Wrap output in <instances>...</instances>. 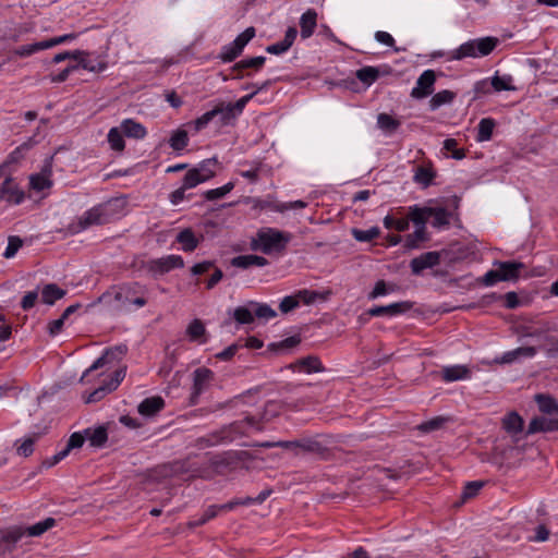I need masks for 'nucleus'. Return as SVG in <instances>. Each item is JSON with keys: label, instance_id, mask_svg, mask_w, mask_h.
Segmentation results:
<instances>
[{"label": "nucleus", "instance_id": "1", "mask_svg": "<svg viewBox=\"0 0 558 558\" xmlns=\"http://www.w3.org/2000/svg\"><path fill=\"white\" fill-rule=\"evenodd\" d=\"M522 337L537 338L544 341L548 357H558V318L539 319L521 328Z\"/></svg>", "mask_w": 558, "mask_h": 558}, {"label": "nucleus", "instance_id": "2", "mask_svg": "<svg viewBox=\"0 0 558 558\" xmlns=\"http://www.w3.org/2000/svg\"><path fill=\"white\" fill-rule=\"evenodd\" d=\"M121 202L118 198H112L106 203L94 206L78 218L77 225L72 226V231L77 233L92 226L109 223L117 218Z\"/></svg>", "mask_w": 558, "mask_h": 558}, {"label": "nucleus", "instance_id": "3", "mask_svg": "<svg viewBox=\"0 0 558 558\" xmlns=\"http://www.w3.org/2000/svg\"><path fill=\"white\" fill-rule=\"evenodd\" d=\"M292 234L275 228H262L251 241V248L266 255L281 254L286 251Z\"/></svg>", "mask_w": 558, "mask_h": 558}, {"label": "nucleus", "instance_id": "4", "mask_svg": "<svg viewBox=\"0 0 558 558\" xmlns=\"http://www.w3.org/2000/svg\"><path fill=\"white\" fill-rule=\"evenodd\" d=\"M498 43V38L489 36L468 40L452 51L451 59L486 57L497 47Z\"/></svg>", "mask_w": 558, "mask_h": 558}, {"label": "nucleus", "instance_id": "5", "mask_svg": "<svg viewBox=\"0 0 558 558\" xmlns=\"http://www.w3.org/2000/svg\"><path fill=\"white\" fill-rule=\"evenodd\" d=\"M147 288L140 282H126L117 288L114 300L123 310H130V305L140 308L147 304Z\"/></svg>", "mask_w": 558, "mask_h": 558}, {"label": "nucleus", "instance_id": "6", "mask_svg": "<svg viewBox=\"0 0 558 558\" xmlns=\"http://www.w3.org/2000/svg\"><path fill=\"white\" fill-rule=\"evenodd\" d=\"M251 430H263L256 415L247 414L242 420H238L229 424L221 430V440L233 441L240 436H246Z\"/></svg>", "mask_w": 558, "mask_h": 558}, {"label": "nucleus", "instance_id": "7", "mask_svg": "<svg viewBox=\"0 0 558 558\" xmlns=\"http://www.w3.org/2000/svg\"><path fill=\"white\" fill-rule=\"evenodd\" d=\"M254 94H247L235 102L219 101L215 105L214 110L219 111L218 117L222 125H231L240 117L246 104L253 99Z\"/></svg>", "mask_w": 558, "mask_h": 558}, {"label": "nucleus", "instance_id": "8", "mask_svg": "<svg viewBox=\"0 0 558 558\" xmlns=\"http://www.w3.org/2000/svg\"><path fill=\"white\" fill-rule=\"evenodd\" d=\"M255 34L256 31L253 26L247 27L244 32L239 34L232 43L221 48L218 58L222 62H232L242 53L244 47L255 37Z\"/></svg>", "mask_w": 558, "mask_h": 558}, {"label": "nucleus", "instance_id": "9", "mask_svg": "<svg viewBox=\"0 0 558 558\" xmlns=\"http://www.w3.org/2000/svg\"><path fill=\"white\" fill-rule=\"evenodd\" d=\"M214 379V372L206 367H198L193 372V386L190 397L191 404L198 402L199 396L206 391Z\"/></svg>", "mask_w": 558, "mask_h": 558}, {"label": "nucleus", "instance_id": "10", "mask_svg": "<svg viewBox=\"0 0 558 558\" xmlns=\"http://www.w3.org/2000/svg\"><path fill=\"white\" fill-rule=\"evenodd\" d=\"M184 260L180 255H167L160 258L151 259L147 264V268L150 272L156 275H163L172 269L182 268Z\"/></svg>", "mask_w": 558, "mask_h": 558}, {"label": "nucleus", "instance_id": "11", "mask_svg": "<svg viewBox=\"0 0 558 558\" xmlns=\"http://www.w3.org/2000/svg\"><path fill=\"white\" fill-rule=\"evenodd\" d=\"M436 75L433 70L424 71L416 81V86L412 89L411 96L416 99L425 98L434 92Z\"/></svg>", "mask_w": 558, "mask_h": 558}, {"label": "nucleus", "instance_id": "12", "mask_svg": "<svg viewBox=\"0 0 558 558\" xmlns=\"http://www.w3.org/2000/svg\"><path fill=\"white\" fill-rule=\"evenodd\" d=\"M24 192L14 179L11 177L5 178L0 187V199L19 205L24 201Z\"/></svg>", "mask_w": 558, "mask_h": 558}, {"label": "nucleus", "instance_id": "13", "mask_svg": "<svg viewBox=\"0 0 558 558\" xmlns=\"http://www.w3.org/2000/svg\"><path fill=\"white\" fill-rule=\"evenodd\" d=\"M440 263V253L436 251H430L421 254L420 256L413 258L410 263L411 271L413 275H421L423 270L433 268Z\"/></svg>", "mask_w": 558, "mask_h": 558}, {"label": "nucleus", "instance_id": "14", "mask_svg": "<svg viewBox=\"0 0 558 558\" xmlns=\"http://www.w3.org/2000/svg\"><path fill=\"white\" fill-rule=\"evenodd\" d=\"M25 535V531L20 526H10L0 530V546L4 553H12L16 544Z\"/></svg>", "mask_w": 558, "mask_h": 558}, {"label": "nucleus", "instance_id": "15", "mask_svg": "<svg viewBox=\"0 0 558 558\" xmlns=\"http://www.w3.org/2000/svg\"><path fill=\"white\" fill-rule=\"evenodd\" d=\"M412 307L410 302H397L389 305L374 306L367 311V315L372 317L379 316H397L405 313Z\"/></svg>", "mask_w": 558, "mask_h": 558}, {"label": "nucleus", "instance_id": "16", "mask_svg": "<svg viewBox=\"0 0 558 558\" xmlns=\"http://www.w3.org/2000/svg\"><path fill=\"white\" fill-rule=\"evenodd\" d=\"M537 350L535 347H520L514 350L505 352L500 357L496 359L497 363L511 364L521 359H530L535 356Z\"/></svg>", "mask_w": 558, "mask_h": 558}, {"label": "nucleus", "instance_id": "17", "mask_svg": "<svg viewBox=\"0 0 558 558\" xmlns=\"http://www.w3.org/2000/svg\"><path fill=\"white\" fill-rule=\"evenodd\" d=\"M280 448L286 449H301L305 452H320L323 447L319 441L312 438H301L296 440L283 441L278 444Z\"/></svg>", "mask_w": 558, "mask_h": 558}, {"label": "nucleus", "instance_id": "18", "mask_svg": "<svg viewBox=\"0 0 558 558\" xmlns=\"http://www.w3.org/2000/svg\"><path fill=\"white\" fill-rule=\"evenodd\" d=\"M498 270L502 281H513L520 277V270L525 268L521 262H498Z\"/></svg>", "mask_w": 558, "mask_h": 558}, {"label": "nucleus", "instance_id": "19", "mask_svg": "<svg viewBox=\"0 0 558 558\" xmlns=\"http://www.w3.org/2000/svg\"><path fill=\"white\" fill-rule=\"evenodd\" d=\"M66 294V290L56 283H46L40 289V300L44 304L53 305Z\"/></svg>", "mask_w": 558, "mask_h": 558}, {"label": "nucleus", "instance_id": "20", "mask_svg": "<svg viewBox=\"0 0 558 558\" xmlns=\"http://www.w3.org/2000/svg\"><path fill=\"white\" fill-rule=\"evenodd\" d=\"M165 407V400L159 397H149L144 399L137 407L138 413L143 416H153Z\"/></svg>", "mask_w": 558, "mask_h": 558}, {"label": "nucleus", "instance_id": "21", "mask_svg": "<svg viewBox=\"0 0 558 558\" xmlns=\"http://www.w3.org/2000/svg\"><path fill=\"white\" fill-rule=\"evenodd\" d=\"M470 377L471 371L464 365L446 366L441 371V378L446 383L469 379Z\"/></svg>", "mask_w": 558, "mask_h": 558}, {"label": "nucleus", "instance_id": "22", "mask_svg": "<svg viewBox=\"0 0 558 558\" xmlns=\"http://www.w3.org/2000/svg\"><path fill=\"white\" fill-rule=\"evenodd\" d=\"M316 25L317 12L314 9H308L301 15L300 19L301 37L303 39L311 37L315 31Z\"/></svg>", "mask_w": 558, "mask_h": 558}, {"label": "nucleus", "instance_id": "23", "mask_svg": "<svg viewBox=\"0 0 558 558\" xmlns=\"http://www.w3.org/2000/svg\"><path fill=\"white\" fill-rule=\"evenodd\" d=\"M556 424L555 420L547 418L545 416H536L534 417L526 429V436L533 435L535 433H548V432H556Z\"/></svg>", "mask_w": 558, "mask_h": 558}, {"label": "nucleus", "instance_id": "24", "mask_svg": "<svg viewBox=\"0 0 558 558\" xmlns=\"http://www.w3.org/2000/svg\"><path fill=\"white\" fill-rule=\"evenodd\" d=\"M231 265L238 268L247 269L250 267H264L268 265V260L258 255H239L231 259Z\"/></svg>", "mask_w": 558, "mask_h": 558}, {"label": "nucleus", "instance_id": "25", "mask_svg": "<svg viewBox=\"0 0 558 558\" xmlns=\"http://www.w3.org/2000/svg\"><path fill=\"white\" fill-rule=\"evenodd\" d=\"M524 421L518 412L512 411L502 418V428L512 437H515L523 429Z\"/></svg>", "mask_w": 558, "mask_h": 558}, {"label": "nucleus", "instance_id": "26", "mask_svg": "<svg viewBox=\"0 0 558 558\" xmlns=\"http://www.w3.org/2000/svg\"><path fill=\"white\" fill-rule=\"evenodd\" d=\"M265 62H266V58L263 56L247 58V59H243V60L236 62L231 68V70H232V72H238V74L234 76L235 78H242V77H244V74L241 73L242 70L254 69V70L258 71L259 69L263 68Z\"/></svg>", "mask_w": 558, "mask_h": 558}, {"label": "nucleus", "instance_id": "27", "mask_svg": "<svg viewBox=\"0 0 558 558\" xmlns=\"http://www.w3.org/2000/svg\"><path fill=\"white\" fill-rule=\"evenodd\" d=\"M175 241L181 244L184 252H193L199 244V239L195 235L191 228H185L180 231Z\"/></svg>", "mask_w": 558, "mask_h": 558}, {"label": "nucleus", "instance_id": "28", "mask_svg": "<svg viewBox=\"0 0 558 558\" xmlns=\"http://www.w3.org/2000/svg\"><path fill=\"white\" fill-rule=\"evenodd\" d=\"M121 360L117 356V353L112 352V348L106 349L101 356H99L84 373L81 377L80 381H84L85 377L88 376L89 373L104 367L106 364L112 363L114 361Z\"/></svg>", "mask_w": 558, "mask_h": 558}, {"label": "nucleus", "instance_id": "29", "mask_svg": "<svg viewBox=\"0 0 558 558\" xmlns=\"http://www.w3.org/2000/svg\"><path fill=\"white\" fill-rule=\"evenodd\" d=\"M51 170L44 169L41 173L33 174L29 178L31 187L37 192H41L51 187L52 181L50 180Z\"/></svg>", "mask_w": 558, "mask_h": 558}, {"label": "nucleus", "instance_id": "30", "mask_svg": "<svg viewBox=\"0 0 558 558\" xmlns=\"http://www.w3.org/2000/svg\"><path fill=\"white\" fill-rule=\"evenodd\" d=\"M430 218V207H421L418 205L409 208V217L407 219L413 221L415 226H423Z\"/></svg>", "mask_w": 558, "mask_h": 558}, {"label": "nucleus", "instance_id": "31", "mask_svg": "<svg viewBox=\"0 0 558 558\" xmlns=\"http://www.w3.org/2000/svg\"><path fill=\"white\" fill-rule=\"evenodd\" d=\"M535 402L537 403L541 412L549 415H558V402L553 397L538 393L535 395Z\"/></svg>", "mask_w": 558, "mask_h": 558}, {"label": "nucleus", "instance_id": "32", "mask_svg": "<svg viewBox=\"0 0 558 558\" xmlns=\"http://www.w3.org/2000/svg\"><path fill=\"white\" fill-rule=\"evenodd\" d=\"M121 130L128 137L144 138L146 135L145 128L134 120L126 119L121 123Z\"/></svg>", "mask_w": 558, "mask_h": 558}, {"label": "nucleus", "instance_id": "33", "mask_svg": "<svg viewBox=\"0 0 558 558\" xmlns=\"http://www.w3.org/2000/svg\"><path fill=\"white\" fill-rule=\"evenodd\" d=\"M77 60V63L75 65H78V69H84L89 72L99 73L106 70L107 63L98 60L94 61L89 58V53L85 51L84 56H80Z\"/></svg>", "mask_w": 558, "mask_h": 558}, {"label": "nucleus", "instance_id": "34", "mask_svg": "<svg viewBox=\"0 0 558 558\" xmlns=\"http://www.w3.org/2000/svg\"><path fill=\"white\" fill-rule=\"evenodd\" d=\"M206 333L205 326L201 319H193L186 329V335L190 341H197L199 343H205L206 338H204Z\"/></svg>", "mask_w": 558, "mask_h": 558}, {"label": "nucleus", "instance_id": "35", "mask_svg": "<svg viewBox=\"0 0 558 558\" xmlns=\"http://www.w3.org/2000/svg\"><path fill=\"white\" fill-rule=\"evenodd\" d=\"M84 433L86 435V439L89 440V444L93 447H102L108 439V434L105 426H98L95 429L87 428L84 430Z\"/></svg>", "mask_w": 558, "mask_h": 558}, {"label": "nucleus", "instance_id": "36", "mask_svg": "<svg viewBox=\"0 0 558 558\" xmlns=\"http://www.w3.org/2000/svg\"><path fill=\"white\" fill-rule=\"evenodd\" d=\"M217 165L216 158H209L206 160H203L201 163H198L197 167L192 168L193 170H196L197 177L202 179L203 182L208 181L215 175L214 167Z\"/></svg>", "mask_w": 558, "mask_h": 558}, {"label": "nucleus", "instance_id": "37", "mask_svg": "<svg viewBox=\"0 0 558 558\" xmlns=\"http://www.w3.org/2000/svg\"><path fill=\"white\" fill-rule=\"evenodd\" d=\"M495 125H496V123H495L494 119H492V118L482 119L477 125L478 132L476 135V141L477 142L489 141L492 138Z\"/></svg>", "mask_w": 558, "mask_h": 558}, {"label": "nucleus", "instance_id": "38", "mask_svg": "<svg viewBox=\"0 0 558 558\" xmlns=\"http://www.w3.org/2000/svg\"><path fill=\"white\" fill-rule=\"evenodd\" d=\"M400 125L401 122L388 113L383 112L377 116V126L384 132L393 133Z\"/></svg>", "mask_w": 558, "mask_h": 558}, {"label": "nucleus", "instance_id": "39", "mask_svg": "<svg viewBox=\"0 0 558 558\" xmlns=\"http://www.w3.org/2000/svg\"><path fill=\"white\" fill-rule=\"evenodd\" d=\"M426 228L423 226H416L413 233L405 236L404 246L407 248H417L421 242L427 241Z\"/></svg>", "mask_w": 558, "mask_h": 558}, {"label": "nucleus", "instance_id": "40", "mask_svg": "<svg viewBox=\"0 0 558 558\" xmlns=\"http://www.w3.org/2000/svg\"><path fill=\"white\" fill-rule=\"evenodd\" d=\"M248 305L253 310L254 317L259 319L269 320L277 316V313L274 308H271L268 304L250 302Z\"/></svg>", "mask_w": 558, "mask_h": 558}, {"label": "nucleus", "instance_id": "41", "mask_svg": "<svg viewBox=\"0 0 558 558\" xmlns=\"http://www.w3.org/2000/svg\"><path fill=\"white\" fill-rule=\"evenodd\" d=\"M56 525V520L53 518H46L43 521H39L31 526H28L25 531V534L28 536H40L51 527Z\"/></svg>", "mask_w": 558, "mask_h": 558}, {"label": "nucleus", "instance_id": "42", "mask_svg": "<svg viewBox=\"0 0 558 558\" xmlns=\"http://www.w3.org/2000/svg\"><path fill=\"white\" fill-rule=\"evenodd\" d=\"M456 97V94L451 90H441L436 93L429 100L430 110H436L442 105L450 104Z\"/></svg>", "mask_w": 558, "mask_h": 558}, {"label": "nucleus", "instance_id": "43", "mask_svg": "<svg viewBox=\"0 0 558 558\" xmlns=\"http://www.w3.org/2000/svg\"><path fill=\"white\" fill-rule=\"evenodd\" d=\"M430 218H433L432 226L434 228H442L449 226L450 214L442 207H430Z\"/></svg>", "mask_w": 558, "mask_h": 558}, {"label": "nucleus", "instance_id": "44", "mask_svg": "<svg viewBox=\"0 0 558 558\" xmlns=\"http://www.w3.org/2000/svg\"><path fill=\"white\" fill-rule=\"evenodd\" d=\"M189 144V135L187 132L178 129L175 130L171 137L169 138V145L173 150H182L184 149Z\"/></svg>", "mask_w": 558, "mask_h": 558}, {"label": "nucleus", "instance_id": "45", "mask_svg": "<svg viewBox=\"0 0 558 558\" xmlns=\"http://www.w3.org/2000/svg\"><path fill=\"white\" fill-rule=\"evenodd\" d=\"M45 49H47L46 43L45 40H41L34 44L22 45L14 50V53L19 57L25 58Z\"/></svg>", "mask_w": 558, "mask_h": 558}, {"label": "nucleus", "instance_id": "46", "mask_svg": "<svg viewBox=\"0 0 558 558\" xmlns=\"http://www.w3.org/2000/svg\"><path fill=\"white\" fill-rule=\"evenodd\" d=\"M356 77L369 86L379 77V71L374 66H364L356 71Z\"/></svg>", "mask_w": 558, "mask_h": 558}, {"label": "nucleus", "instance_id": "47", "mask_svg": "<svg viewBox=\"0 0 558 558\" xmlns=\"http://www.w3.org/2000/svg\"><path fill=\"white\" fill-rule=\"evenodd\" d=\"M122 130L118 128H112L108 133V143L111 149L117 151H122L124 149L125 143L123 138Z\"/></svg>", "mask_w": 558, "mask_h": 558}, {"label": "nucleus", "instance_id": "48", "mask_svg": "<svg viewBox=\"0 0 558 558\" xmlns=\"http://www.w3.org/2000/svg\"><path fill=\"white\" fill-rule=\"evenodd\" d=\"M380 230L378 227H372L367 230L352 229V235L359 242H371L378 238Z\"/></svg>", "mask_w": 558, "mask_h": 558}, {"label": "nucleus", "instance_id": "49", "mask_svg": "<svg viewBox=\"0 0 558 558\" xmlns=\"http://www.w3.org/2000/svg\"><path fill=\"white\" fill-rule=\"evenodd\" d=\"M298 365L302 372L313 373L323 371L322 363L316 356H306L298 362Z\"/></svg>", "mask_w": 558, "mask_h": 558}, {"label": "nucleus", "instance_id": "50", "mask_svg": "<svg viewBox=\"0 0 558 558\" xmlns=\"http://www.w3.org/2000/svg\"><path fill=\"white\" fill-rule=\"evenodd\" d=\"M449 421L448 417H444V416H436V417H433L426 422H423L421 423L418 426H417V429L423 432V433H430V432H434V430H438L440 428L444 427V425Z\"/></svg>", "mask_w": 558, "mask_h": 558}, {"label": "nucleus", "instance_id": "51", "mask_svg": "<svg viewBox=\"0 0 558 558\" xmlns=\"http://www.w3.org/2000/svg\"><path fill=\"white\" fill-rule=\"evenodd\" d=\"M435 178V173L430 168L427 167H417L415 174H414V181L416 183L422 184L424 187H427L430 185L433 179Z\"/></svg>", "mask_w": 558, "mask_h": 558}, {"label": "nucleus", "instance_id": "52", "mask_svg": "<svg viewBox=\"0 0 558 558\" xmlns=\"http://www.w3.org/2000/svg\"><path fill=\"white\" fill-rule=\"evenodd\" d=\"M280 405L277 401H268L265 407L263 413L257 416L259 424L263 425V422L269 421L272 417H276L279 414Z\"/></svg>", "mask_w": 558, "mask_h": 558}, {"label": "nucleus", "instance_id": "53", "mask_svg": "<svg viewBox=\"0 0 558 558\" xmlns=\"http://www.w3.org/2000/svg\"><path fill=\"white\" fill-rule=\"evenodd\" d=\"M233 318L241 325L254 322L253 310L247 306H239L233 312Z\"/></svg>", "mask_w": 558, "mask_h": 558}, {"label": "nucleus", "instance_id": "54", "mask_svg": "<svg viewBox=\"0 0 558 558\" xmlns=\"http://www.w3.org/2000/svg\"><path fill=\"white\" fill-rule=\"evenodd\" d=\"M511 83H512V77L510 75L499 76L497 74L492 77V82H490L493 88L496 92L513 90L514 87L511 85Z\"/></svg>", "mask_w": 558, "mask_h": 558}, {"label": "nucleus", "instance_id": "55", "mask_svg": "<svg viewBox=\"0 0 558 558\" xmlns=\"http://www.w3.org/2000/svg\"><path fill=\"white\" fill-rule=\"evenodd\" d=\"M234 187L233 182H228L221 187L208 190L204 193V196L207 201H216L222 198L225 195L230 193Z\"/></svg>", "mask_w": 558, "mask_h": 558}, {"label": "nucleus", "instance_id": "56", "mask_svg": "<svg viewBox=\"0 0 558 558\" xmlns=\"http://www.w3.org/2000/svg\"><path fill=\"white\" fill-rule=\"evenodd\" d=\"M218 112L219 111L214 110V108H213L211 110H209V111L205 112L204 114H202L201 117H198L193 122L195 132H199L201 130L206 128L216 117H218Z\"/></svg>", "mask_w": 558, "mask_h": 558}, {"label": "nucleus", "instance_id": "57", "mask_svg": "<svg viewBox=\"0 0 558 558\" xmlns=\"http://www.w3.org/2000/svg\"><path fill=\"white\" fill-rule=\"evenodd\" d=\"M384 226L386 229L395 228L398 231H405L409 229V219H407V218L397 219V218L388 215L384 218Z\"/></svg>", "mask_w": 558, "mask_h": 558}, {"label": "nucleus", "instance_id": "58", "mask_svg": "<svg viewBox=\"0 0 558 558\" xmlns=\"http://www.w3.org/2000/svg\"><path fill=\"white\" fill-rule=\"evenodd\" d=\"M23 241L17 235H10L8 239V246L3 253L5 258H12L17 251L22 247Z\"/></svg>", "mask_w": 558, "mask_h": 558}, {"label": "nucleus", "instance_id": "59", "mask_svg": "<svg viewBox=\"0 0 558 558\" xmlns=\"http://www.w3.org/2000/svg\"><path fill=\"white\" fill-rule=\"evenodd\" d=\"M457 141L454 138H447L444 141V149L451 153V157L456 160H461L465 157L463 149L457 148Z\"/></svg>", "mask_w": 558, "mask_h": 558}, {"label": "nucleus", "instance_id": "60", "mask_svg": "<svg viewBox=\"0 0 558 558\" xmlns=\"http://www.w3.org/2000/svg\"><path fill=\"white\" fill-rule=\"evenodd\" d=\"M392 291H395V286H391L390 288H388L387 283L384 280H378L375 283L373 291L368 294V299L375 300V299H377L381 295H386Z\"/></svg>", "mask_w": 558, "mask_h": 558}, {"label": "nucleus", "instance_id": "61", "mask_svg": "<svg viewBox=\"0 0 558 558\" xmlns=\"http://www.w3.org/2000/svg\"><path fill=\"white\" fill-rule=\"evenodd\" d=\"M201 183H203V181L202 179H199V177H197L196 170L190 169L183 178L182 186L183 189L190 190L197 186Z\"/></svg>", "mask_w": 558, "mask_h": 558}, {"label": "nucleus", "instance_id": "62", "mask_svg": "<svg viewBox=\"0 0 558 558\" xmlns=\"http://www.w3.org/2000/svg\"><path fill=\"white\" fill-rule=\"evenodd\" d=\"M36 441V437H29L22 441V444L16 448V452L19 456L28 457L34 451V445Z\"/></svg>", "mask_w": 558, "mask_h": 558}, {"label": "nucleus", "instance_id": "63", "mask_svg": "<svg viewBox=\"0 0 558 558\" xmlns=\"http://www.w3.org/2000/svg\"><path fill=\"white\" fill-rule=\"evenodd\" d=\"M298 293L295 295H288L282 299L279 308L282 313H288L299 306Z\"/></svg>", "mask_w": 558, "mask_h": 558}, {"label": "nucleus", "instance_id": "64", "mask_svg": "<svg viewBox=\"0 0 558 558\" xmlns=\"http://www.w3.org/2000/svg\"><path fill=\"white\" fill-rule=\"evenodd\" d=\"M38 296H39L38 290L26 292V294L23 296V299L21 301V307L24 311L31 310L36 304Z\"/></svg>", "mask_w": 558, "mask_h": 558}]
</instances>
